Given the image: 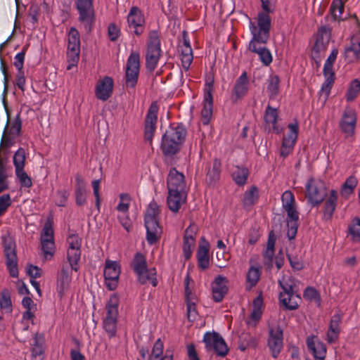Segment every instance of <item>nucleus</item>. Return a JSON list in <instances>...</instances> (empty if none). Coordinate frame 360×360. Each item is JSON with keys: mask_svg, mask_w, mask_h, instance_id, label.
I'll list each match as a JSON object with an SVG mask.
<instances>
[{"mask_svg": "<svg viewBox=\"0 0 360 360\" xmlns=\"http://www.w3.org/2000/svg\"><path fill=\"white\" fill-rule=\"evenodd\" d=\"M160 207L156 202L152 201L146 211L144 222L146 229V240L150 245L156 243L160 238L162 229L159 225Z\"/></svg>", "mask_w": 360, "mask_h": 360, "instance_id": "1", "label": "nucleus"}, {"mask_svg": "<svg viewBox=\"0 0 360 360\" xmlns=\"http://www.w3.org/2000/svg\"><path fill=\"white\" fill-rule=\"evenodd\" d=\"M161 52L160 34L158 31L152 30L148 34L146 54V66L150 72L156 68Z\"/></svg>", "mask_w": 360, "mask_h": 360, "instance_id": "2", "label": "nucleus"}, {"mask_svg": "<svg viewBox=\"0 0 360 360\" xmlns=\"http://www.w3.org/2000/svg\"><path fill=\"white\" fill-rule=\"evenodd\" d=\"M119 297L116 294L110 296L106 304V316L103 321V328L110 338L115 337L117 333Z\"/></svg>", "mask_w": 360, "mask_h": 360, "instance_id": "3", "label": "nucleus"}, {"mask_svg": "<svg viewBox=\"0 0 360 360\" xmlns=\"http://www.w3.org/2000/svg\"><path fill=\"white\" fill-rule=\"evenodd\" d=\"M327 195L326 187L323 181L311 178L306 184V198L313 206L321 203Z\"/></svg>", "mask_w": 360, "mask_h": 360, "instance_id": "4", "label": "nucleus"}, {"mask_svg": "<svg viewBox=\"0 0 360 360\" xmlns=\"http://www.w3.org/2000/svg\"><path fill=\"white\" fill-rule=\"evenodd\" d=\"M203 342L207 352L213 351L215 354L220 357H225L229 349L221 335L217 332H207L203 337Z\"/></svg>", "mask_w": 360, "mask_h": 360, "instance_id": "5", "label": "nucleus"}, {"mask_svg": "<svg viewBox=\"0 0 360 360\" xmlns=\"http://www.w3.org/2000/svg\"><path fill=\"white\" fill-rule=\"evenodd\" d=\"M80 53V36L77 30L71 27L68 35L67 58L68 65L67 70H70L75 66L79 59Z\"/></svg>", "mask_w": 360, "mask_h": 360, "instance_id": "6", "label": "nucleus"}, {"mask_svg": "<svg viewBox=\"0 0 360 360\" xmlns=\"http://www.w3.org/2000/svg\"><path fill=\"white\" fill-rule=\"evenodd\" d=\"M21 127L22 122L19 113L16 115L13 121H11L8 117L3 132L1 146L9 148L14 145L16 139L20 134Z\"/></svg>", "mask_w": 360, "mask_h": 360, "instance_id": "7", "label": "nucleus"}, {"mask_svg": "<svg viewBox=\"0 0 360 360\" xmlns=\"http://www.w3.org/2000/svg\"><path fill=\"white\" fill-rule=\"evenodd\" d=\"M75 4L79 20L84 24L86 31L90 32L95 21L93 0H76Z\"/></svg>", "mask_w": 360, "mask_h": 360, "instance_id": "8", "label": "nucleus"}, {"mask_svg": "<svg viewBox=\"0 0 360 360\" xmlns=\"http://www.w3.org/2000/svg\"><path fill=\"white\" fill-rule=\"evenodd\" d=\"M4 253L6 257V266L13 278L18 277V257L15 243L11 238L3 240Z\"/></svg>", "mask_w": 360, "mask_h": 360, "instance_id": "9", "label": "nucleus"}, {"mask_svg": "<svg viewBox=\"0 0 360 360\" xmlns=\"http://www.w3.org/2000/svg\"><path fill=\"white\" fill-rule=\"evenodd\" d=\"M269 13H259L257 15V25L250 23V31L255 39L267 42L269 37L271 19Z\"/></svg>", "mask_w": 360, "mask_h": 360, "instance_id": "10", "label": "nucleus"}, {"mask_svg": "<svg viewBox=\"0 0 360 360\" xmlns=\"http://www.w3.org/2000/svg\"><path fill=\"white\" fill-rule=\"evenodd\" d=\"M140 68V56L132 52L129 56L125 70V85L127 88H134L137 84Z\"/></svg>", "mask_w": 360, "mask_h": 360, "instance_id": "11", "label": "nucleus"}, {"mask_svg": "<svg viewBox=\"0 0 360 360\" xmlns=\"http://www.w3.org/2000/svg\"><path fill=\"white\" fill-rule=\"evenodd\" d=\"M53 224V219H49L41 234V249L46 259H50L53 257L55 250Z\"/></svg>", "mask_w": 360, "mask_h": 360, "instance_id": "12", "label": "nucleus"}, {"mask_svg": "<svg viewBox=\"0 0 360 360\" xmlns=\"http://www.w3.org/2000/svg\"><path fill=\"white\" fill-rule=\"evenodd\" d=\"M278 283L282 288L278 296L280 308L285 311L292 310V305L290 304L292 296V280L290 276H283Z\"/></svg>", "mask_w": 360, "mask_h": 360, "instance_id": "13", "label": "nucleus"}, {"mask_svg": "<svg viewBox=\"0 0 360 360\" xmlns=\"http://www.w3.org/2000/svg\"><path fill=\"white\" fill-rule=\"evenodd\" d=\"M120 274V266L115 261L107 259L104 269V278L106 288L109 290L117 288Z\"/></svg>", "mask_w": 360, "mask_h": 360, "instance_id": "14", "label": "nucleus"}, {"mask_svg": "<svg viewBox=\"0 0 360 360\" xmlns=\"http://www.w3.org/2000/svg\"><path fill=\"white\" fill-rule=\"evenodd\" d=\"M158 107L156 103H152L148 110L144 127V137L150 144L156 129V123L158 120Z\"/></svg>", "mask_w": 360, "mask_h": 360, "instance_id": "15", "label": "nucleus"}, {"mask_svg": "<svg viewBox=\"0 0 360 360\" xmlns=\"http://www.w3.org/2000/svg\"><path fill=\"white\" fill-rule=\"evenodd\" d=\"M129 28L137 35H141L144 31L145 19L141 11L137 7H132L127 15Z\"/></svg>", "mask_w": 360, "mask_h": 360, "instance_id": "16", "label": "nucleus"}, {"mask_svg": "<svg viewBox=\"0 0 360 360\" xmlns=\"http://www.w3.org/2000/svg\"><path fill=\"white\" fill-rule=\"evenodd\" d=\"M113 86L112 78L108 76L104 77L98 82L96 86L95 95L96 98L103 101H107L112 96Z\"/></svg>", "mask_w": 360, "mask_h": 360, "instance_id": "17", "label": "nucleus"}, {"mask_svg": "<svg viewBox=\"0 0 360 360\" xmlns=\"http://www.w3.org/2000/svg\"><path fill=\"white\" fill-rule=\"evenodd\" d=\"M186 181L184 175L178 172L176 168H172L167 177V188L169 191L185 192Z\"/></svg>", "mask_w": 360, "mask_h": 360, "instance_id": "18", "label": "nucleus"}, {"mask_svg": "<svg viewBox=\"0 0 360 360\" xmlns=\"http://www.w3.org/2000/svg\"><path fill=\"white\" fill-rule=\"evenodd\" d=\"M268 345L274 358H276L283 346V331L278 326L269 330Z\"/></svg>", "mask_w": 360, "mask_h": 360, "instance_id": "19", "label": "nucleus"}, {"mask_svg": "<svg viewBox=\"0 0 360 360\" xmlns=\"http://www.w3.org/2000/svg\"><path fill=\"white\" fill-rule=\"evenodd\" d=\"M356 121V117L355 111L350 108H347L343 112L342 117L340 122V127L347 136L354 134Z\"/></svg>", "mask_w": 360, "mask_h": 360, "instance_id": "20", "label": "nucleus"}, {"mask_svg": "<svg viewBox=\"0 0 360 360\" xmlns=\"http://www.w3.org/2000/svg\"><path fill=\"white\" fill-rule=\"evenodd\" d=\"M249 80L246 72H243L236 79L232 89V99L234 102L240 100L248 92Z\"/></svg>", "mask_w": 360, "mask_h": 360, "instance_id": "21", "label": "nucleus"}, {"mask_svg": "<svg viewBox=\"0 0 360 360\" xmlns=\"http://www.w3.org/2000/svg\"><path fill=\"white\" fill-rule=\"evenodd\" d=\"M71 279V271L67 266L63 265L57 275L56 290L60 297H63L65 292L68 290Z\"/></svg>", "mask_w": 360, "mask_h": 360, "instance_id": "22", "label": "nucleus"}, {"mask_svg": "<svg viewBox=\"0 0 360 360\" xmlns=\"http://www.w3.org/2000/svg\"><path fill=\"white\" fill-rule=\"evenodd\" d=\"M315 336H309L307 339V345L309 351L312 353L316 360H324L326 356V345L318 340H314Z\"/></svg>", "mask_w": 360, "mask_h": 360, "instance_id": "23", "label": "nucleus"}, {"mask_svg": "<svg viewBox=\"0 0 360 360\" xmlns=\"http://www.w3.org/2000/svg\"><path fill=\"white\" fill-rule=\"evenodd\" d=\"M186 134L187 130L186 127L182 123H176L170 124L163 136L184 143Z\"/></svg>", "mask_w": 360, "mask_h": 360, "instance_id": "24", "label": "nucleus"}, {"mask_svg": "<svg viewBox=\"0 0 360 360\" xmlns=\"http://www.w3.org/2000/svg\"><path fill=\"white\" fill-rule=\"evenodd\" d=\"M186 192L177 191L172 192L168 191V196L167 198V203L169 209L176 213L179 212L181 205L186 202Z\"/></svg>", "mask_w": 360, "mask_h": 360, "instance_id": "25", "label": "nucleus"}, {"mask_svg": "<svg viewBox=\"0 0 360 360\" xmlns=\"http://www.w3.org/2000/svg\"><path fill=\"white\" fill-rule=\"evenodd\" d=\"M226 283V278L221 275L215 278L212 284V297L215 302H221L227 293Z\"/></svg>", "mask_w": 360, "mask_h": 360, "instance_id": "26", "label": "nucleus"}, {"mask_svg": "<svg viewBox=\"0 0 360 360\" xmlns=\"http://www.w3.org/2000/svg\"><path fill=\"white\" fill-rule=\"evenodd\" d=\"M34 342L32 345V360H44L45 357L44 354V336L41 333H35L33 337Z\"/></svg>", "mask_w": 360, "mask_h": 360, "instance_id": "27", "label": "nucleus"}, {"mask_svg": "<svg viewBox=\"0 0 360 360\" xmlns=\"http://www.w3.org/2000/svg\"><path fill=\"white\" fill-rule=\"evenodd\" d=\"M183 144L181 142L162 136L160 148L164 155L172 157L179 152Z\"/></svg>", "mask_w": 360, "mask_h": 360, "instance_id": "28", "label": "nucleus"}, {"mask_svg": "<svg viewBox=\"0 0 360 360\" xmlns=\"http://www.w3.org/2000/svg\"><path fill=\"white\" fill-rule=\"evenodd\" d=\"M75 202L78 206H82L86 202V184L83 178L79 174L75 176Z\"/></svg>", "mask_w": 360, "mask_h": 360, "instance_id": "29", "label": "nucleus"}, {"mask_svg": "<svg viewBox=\"0 0 360 360\" xmlns=\"http://www.w3.org/2000/svg\"><path fill=\"white\" fill-rule=\"evenodd\" d=\"M277 117V110L268 105L264 114L265 127L269 131H274L278 134L279 129L276 126Z\"/></svg>", "mask_w": 360, "mask_h": 360, "instance_id": "30", "label": "nucleus"}, {"mask_svg": "<svg viewBox=\"0 0 360 360\" xmlns=\"http://www.w3.org/2000/svg\"><path fill=\"white\" fill-rule=\"evenodd\" d=\"M341 321L342 316L339 314H336L332 316L327 332V341L329 343H333L338 339L340 333L339 326Z\"/></svg>", "mask_w": 360, "mask_h": 360, "instance_id": "31", "label": "nucleus"}, {"mask_svg": "<svg viewBox=\"0 0 360 360\" xmlns=\"http://www.w3.org/2000/svg\"><path fill=\"white\" fill-rule=\"evenodd\" d=\"M163 342L159 338L156 340L153 347L148 360H173L172 354H167V353H166L163 355Z\"/></svg>", "mask_w": 360, "mask_h": 360, "instance_id": "32", "label": "nucleus"}, {"mask_svg": "<svg viewBox=\"0 0 360 360\" xmlns=\"http://www.w3.org/2000/svg\"><path fill=\"white\" fill-rule=\"evenodd\" d=\"M338 195L335 190H331L328 198L326 200L323 210L324 218L330 219L336 207Z\"/></svg>", "mask_w": 360, "mask_h": 360, "instance_id": "33", "label": "nucleus"}, {"mask_svg": "<svg viewBox=\"0 0 360 360\" xmlns=\"http://www.w3.org/2000/svg\"><path fill=\"white\" fill-rule=\"evenodd\" d=\"M138 281L143 285L150 281L153 287L157 286L158 281L155 277L156 271L155 268L148 269L146 268L145 270L141 271V273H136Z\"/></svg>", "mask_w": 360, "mask_h": 360, "instance_id": "34", "label": "nucleus"}, {"mask_svg": "<svg viewBox=\"0 0 360 360\" xmlns=\"http://www.w3.org/2000/svg\"><path fill=\"white\" fill-rule=\"evenodd\" d=\"M221 161L215 158L213 161L212 167L209 169L207 173L206 181L210 185H214L220 178Z\"/></svg>", "mask_w": 360, "mask_h": 360, "instance_id": "35", "label": "nucleus"}, {"mask_svg": "<svg viewBox=\"0 0 360 360\" xmlns=\"http://www.w3.org/2000/svg\"><path fill=\"white\" fill-rule=\"evenodd\" d=\"M283 209L288 214L287 226H290L292 221V193L290 191H285L281 197Z\"/></svg>", "mask_w": 360, "mask_h": 360, "instance_id": "36", "label": "nucleus"}, {"mask_svg": "<svg viewBox=\"0 0 360 360\" xmlns=\"http://www.w3.org/2000/svg\"><path fill=\"white\" fill-rule=\"evenodd\" d=\"M198 265L202 269L209 267V244L200 245L197 252Z\"/></svg>", "mask_w": 360, "mask_h": 360, "instance_id": "37", "label": "nucleus"}, {"mask_svg": "<svg viewBox=\"0 0 360 360\" xmlns=\"http://www.w3.org/2000/svg\"><path fill=\"white\" fill-rule=\"evenodd\" d=\"M276 240V236L272 231H270L268 237L266 249L264 253V257L266 260L265 263L269 265L271 264L272 259L274 255Z\"/></svg>", "mask_w": 360, "mask_h": 360, "instance_id": "38", "label": "nucleus"}, {"mask_svg": "<svg viewBox=\"0 0 360 360\" xmlns=\"http://www.w3.org/2000/svg\"><path fill=\"white\" fill-rule=\"evenodd\" d=\"M1 299H0V309L2 312L5 313H11L13 311V305L11 299V291L4 288L1 292Z\"/></svg>", "mask_w": 360, "mask_h": 360, "instance_id": "39", "label": "nucleus"}, {"mask_svg": "<svg viewBox=\"0 0 360 360\" xmlns=\"http://www.w3.org/2000/svg\"><path fill=\"white\" fill-rule=\"evenodd\" d=\"M290 133L283 139L281 148V155L283 158L288 156L292 151V123L288 124Z\"/></svg>", "mask_w": 360, "mask_h": 360, "instance_id": "40", "label": "nucleus"}, {"mask_svg": "<svg viewBox=\"0 0 360 360\" xmlns=\"http://www.w3.org/2000/svg\"><path fill=\"white\" fill-rule=\"evenodd\" d=\"M81 250H67V259L72 271L79 270L78 262L81 257Z\"/></svg>", "mask_w": 360, "mask_h": 360, "instance_id": "41", "label": "nucleus"}, {"mask_svg": "<svg viewBox=\"0 0 360 360\" xmlns=\"http://www.w3.org/2000/svg\"><path fill=\"white\" fill-rule=\"evenodd\" d=\"M131 266L135 272L141 273L147 268V262L145 256L141 252H136L131 262Z\"/></svg>", "mask_w": 360, "mask_h": 360, "instance_id": "42", "label": "nucleus"}, {"mask_svg": "<svg viewBox=\"0 0 360 360\" xmlns=\"http://www.w3.org/2000/svg\"><path fill=\"white\" fill-rule=\"evenodd\" d=\"M279 77L277 75H271L268 79L267 91L270 99H274L279 92Z\"/></svg>", "mask_w": 360, "mask_h": 360, "instance_id": "43", "label": "nucleus"}, {"mask_svg": "<svg viewBox=\"0 0 360 360\" xmlns=\"http://www.w3.org/2000/svg\"><path fill=\"white\" fill-rule=\"evenodd\" d=\"M181 51V60L182 67L185 70H188L193 60V51L191 47L179 48Z\"/></svg>", "mask_w": 360, "mask_h": 360, "instance_id": "44", "label": "nucleus"}, {"mask_svg": "<svg viewBox=\"0 0 360 360\" xmlns=\"http://www.w3.org/2000/svg\"><path fill=\"white\" fill-rule=\"evenodd\" d=\"M189 231L190 228H187L184 237L183 252L186 259L191 257L192 253L191 248L194 245V238L193 236H188Z\"/></svg>", "mask_w": 360, "mask_h": 360, "instance_id": "45", "label": "nucleus"}, {"mask_svg": "<svg viewBox=\"0 0 360 360\" xmlns=\"http://www.w3.org/2000/svg\"><path fill=\"white\" fill-rule=\"evenodd\" d=\"M323 75L326 77V79L323 84H322L321 93L322 95H324L325 99H327L335 81V73H327L326 72H323Z\"/></svg>", "mask_w": 360, "mask_h": 360, "instance_id": "46", "label": "nucleus"}, {"mask_svg": "<svg viewBox=\"0 0 360 360\" xmlns=\"http://www.w3.org/2000/svg\"><path fill=\"white\" fill-rule=\"evenodd\" d=\"M249 172L245 167H237L233 172L232 176L234 181L239 186L244 185L246 183Z\"/></svg>", "mask_w": 360, "mask_h": 360, "instance_id": "47", "label": "nucleus"}, {"mask_svg": "<svg viewBox=\"0 0 360 360\" xmlns=\"http://www.w3.org/2000/svg\"><path fill=\"white\" fill-rule=\"evenodd\" d=\"M345 58L348 61H352L355 58L360 59V42H352L351 46L345 48Z\"/></svg>", "mask_w": 360, "mask_h": 360, "instance_id": "48", "label": "nucleus"}, {"mask_svg": "<svg viewBox=\"0 0 360 360\" xmlns=\"http://www.w3.org/2000/svg\"><path fill=\"white\" fill-rule=\"evenodd\" d=\"M357 186V180L354 176L348 177L343 184L341 194L345 198H348L351 195L355 187Z\"/></svg>", "mask_w": 360, "mask_h": 360, "instance_id": "49", "label": "nucleus"}, {"mask_svg": "<svg viewBox=\"0 0 360 360\" xmlns=\"http://www.w3.org/2000/svg\"><path fill=\"white\" fill-rule=\"evenodd\" d=\"M258 198V189L256 186H252L251 188L246 191L243 198L244 207L252 206Z\"/></svg>", "mask_w": 360, "mask_h": 360, "instance_id": "50", "label": "nucleus"}, {"mask_svg": "<svg viewBox=\"0 0 360 360\" xmlns=\"http://www.w3.org/2000/svg\"><path fill=\"white\" fill-rule=\"evenodd\" d=\"M342 0H333L330 6V13L335 20H343L342 14L344 11Z\"/></svg>", "mask_w": 360, "mask_h": 360, "instance_id": "51", "label": "nucleus"}, {"mask_svg": "<svg viewBox=\"0 0 360 360\" xmlns=\"http://www.w3.org/2000/svg\"><path fill=\"white\" fill-rule=\"evenodd\" d=\"M328 48V45L320 43L317 41H315L314 46L311 51L312 59H316L318 60H322V58L325 56V52Z\"/></svg>", "mask_w": 360, "mask_h": 360, "instance_id": "52", "label": "nucleus"}, {"mask_svg": "<svg viewBox=\"0 0 360 360\" xmlns=\"http://www.w3.org/2000/svg\"><path fill=\"white\" fill-rule=\"evenodd\" d=\"M303 297L309 301H314L319 307L321 305L320 294L313 287H307L304 291Z\"/></svg>", "mask_w": 360, "mask_h": 360, "instance_id": "53", "label": "nucleus"}, {"mask_svg": "<svg viewBox=\"0 0 360 360\" xmlns=\"http://www.w3.org/2000/svg\"><path fill=\"white\" fill-rule=\"evenodd\" d=\"M360 91V82L354 79L352 82L350 86L347 89L346 98L347 101H353Z\"/></svg>", "mask_w": 360, "mask_h": 360, "instance_id": "54", "label": "nucleus"}, {"mask_svg": "<svg viewBox=\"0 0 360 360\" xmlns=\"http://www.w3.org/2000/svg\"><path fill=\"white\" fill-rule=\"evenodd\" d=\"M25 161V152L22 148H20L14 154L13 164L16 170L24 169Z\"/></svg>", "mask_w": 360, "mask_h": 360, "instance_id": "55", "label": "nucleus"}, {"mask_svg": "<svg viewBox=\"0 0 360 360\" xmlns=\"http://www.w3.org/2000/svg\"><path fill=\"white\" fill-rule=\"evenodd\" d=\"M330 29L328 26H322L319 28L316 41L328 46L330 39Z\"/></svg>", "mask_w": 360, "mask_h": 360, "instance_id": "56", "label": "nucleus"}, {"mask_svg": "<svg viewBox=\"0 0 360 360\" xmlns=\"http://www.w3.org/2000/svg\"><path fill=\"white\" fill-rule=\"evenodd\" d=\"M196 301V298L186 300L187 307V317L188 321L191 322L195 321L198 316V312L195 307Z\"/></svg>", "mask_w": 360, "mask_h": 360, "instance_id": "57", "label": "nucleus"}, {"mask_svg": "<svg viewBox=\"0 0 360 360\" xmlns=\"http://www.w3.org/2000/svg\"><path fill=\"white\" fill-rule=\"evenodd\" d=\"M260 277V271L258 268L251 266L247 274V282L250 284V288L255 286Z\"/></svg>", "mask_w": 360, "mask_h": 360, "instance_id": "58", "label": "nucleus"}, {"mask_svg": "<svg viewBox=\"0 0 360 360\" xmlns=\"http://www.w3.org/2000/svg\"><path fill=\"white\" fill-rule=\"evenodd\" d=\"M15 174L19 179L22 187L30 188L32 186V179L27 175L23 169L15 171Z\"/></svg>", "mask_w": 360, "mask_h": 360, "instance_id": "59", "label": "nucleus"}, {"mask_svg": "<svg viewBox=\"0 0 360 360\" xmlns=\"http://www.w3.org/2000/svg\"><path fill=\"white\" fill-rule=\"evenodd\" d=\"M67 250H81L82 239L77 234H70L67 238Z\"/></svg>", "mask_w": 360, "mask_h": 360, "instance_id": "60", "label": "nucleus"}, {"mask_svg": "<svg viewBox=\"0 0 360 360\" xmlns=\"http://www.w3.org/2000/svg\"><path fill=\"white\" fill-rule=\"evenodd\" d=\"M266 43V42H262L259 40H256L255 39V37H252L249 43L248 49L250 51L257 53L259 57L260 58L262 54L263 53V49L266 48L264 45L260 44Z\"/></svg>", "mask_w": 360, "mask_h": 360, "instance_id": "61", "label": "nucleus"}, {"mask_svg": "<svg viewBox=\"0 0 360 360\" xmlns=\"http://www.w3.org/2000/svg\"><path fill=\"white\" fill-rule=\"evenodd\" d=\"M266 43V42H262L259 40H256L255 39V37H252L249 43L248 49L250 51L257 53L259 57L260 58L262 54L263 53V49L266 48L264 45L260 44Z\"/></svg>", "mask_w": 360, "mask_h": 360, "instance_id": "62", "label": "nucleus"}, {"mask_svg": "<svg viewBox=\"0 0 360 360\" xmlns=\"http://www.w3.org/2000/svg\"><path fill=\"white\" fill-rule=\"evenodd\" d=\"M338 53V49H335L332 51V52L330 53V56L328 57V58L325 63V65L323 67V72H326L327 73L334 72V71L333 70V65L334 62L336 60Z\"/></svg>", "mask_w": 360, "mask_h": 360, "instance_id": "63", "label": "nucleus"}, {"mask_svg": "<svg viewBox=\"0 0 360 360\" xmlns=\"http://www.w3.org/2000/svg\"><path fill=\"white\" fill-rule=\"evenodd\" d=\"M349 233L354 238H360V219L355 218L349 226Z\"/></svg>", "mask_w": 360, "mask_h": 360, "instance_id": "64", "label": "nucleus"}]
</instances>
